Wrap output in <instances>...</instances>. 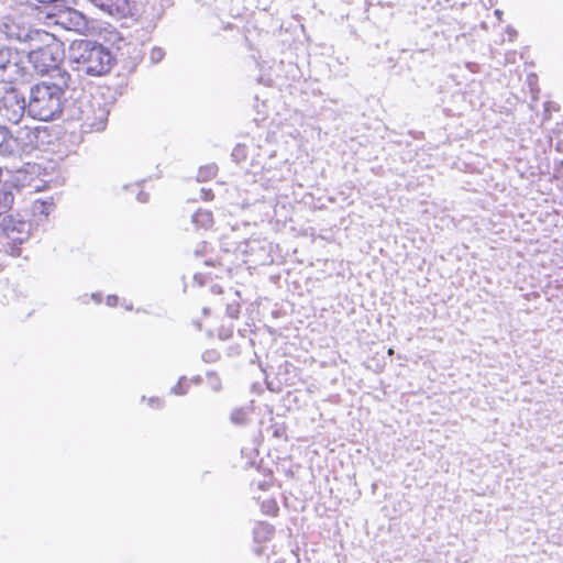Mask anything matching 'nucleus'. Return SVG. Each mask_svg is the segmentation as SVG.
<instances>
[{
  "instance_id": "14",
  "label": "nucleus",
  "mask_w": 563,
  "mask_h": 563,
  "mask_svg": "<svg viewBox=\"0 0 563 563\" xmlns=\"http://www.w3.org/2000/svg\"><path fill=\"white\" fill-rule=\"evenodd\" d=\"M274 532V529L272 526L267 523H258L256 528L254 529L255 538L258 539L261 537L263 538H269Z\"/></svg>"
},
{
  "instance_id": "5",
  "label": "nucleus",
  "mask_w": 563,
  "mask_h": 563,
  "mask_svg": "<svg viewBox=\"0 0 563 563\" xmlns=\"http://www.w3.org/2000/svg\"><path fill=\"white\" fill-rule=\"evenodd\" d=\"M109 108L101 98L87 96L78 101V120L82 133L102 132L108 124Z\"/></svg>"
},
{
  "instance_id": "1",
  "label": "nucleus",
  "mask_w": 563,
  "mask_h": 563,
  "mask_svg": "<svg viewBox=\"0 0 563 563\" xmlns=\"http://www.w3.org/2000/svg\"><path fill=\"white\" fill-rule=\"evenodd\" d=\"M73 84L68 71H58L52 80L34 85L30 89L27 113L40 121H52L63 110L65 91Z\"/></svg>"
},
{
  "instance_id": "4",
  "label": "nucleus",
  "mask_w": 563,
  "mask_h": 563,
  "mask_svg": "<svg viewBox=\"0 0 563 563\" xmlns=\"http://www.w3.org/2000/svg\"><path fill=\"white\" fill-rule=\"evenodd\" d=\"M31 234V223L19 214L0 212V245L3 252L12 256L21 254L20 245Z\"/></svg>"
},
{
  "instance_id": "18",
  "label": "nucleus",
  "mask_w": 563,
  "mask_h": 563,
  "mask_svg": "<svg viewBox=\"0 0 563 563\" xmlns=\"http://www.w3.org/2000/svg\"><path fill=\"white\" fill-rule=\"evenodd\" d=\"M186 382L185 377H181L176 386L172 388V393L175 395H185L187 390L184 388V383Z\"/></svg>"
},
{
  "instance_id": "16",
  "label": "nucleus",
  "mask_w": 563,
  "mask_h": 563,
  "mask_svg": "<svg viewBox=\"0 0 563 563\" xmlns=\"http://www.w3.org/2000/svg\"><path fill=\"white\" fill-rule=\"evenodd\" d=\"M231 421L238 426L244 424L246 421L245 410L242 408L233 410V412L231 413Z\"/></svg>"
},
{
  "instance_id": "6",
  "label": "nucleus",
  "mask_w": 563,
  "mask_h": 563,
  "mask_svg": "<svg viewBox=\"0 0 563 563\" xmlns=\"http://www.w3.org/2000/svg\"><path fill=\"white\" fill-rule=\"evenodd\" d=\"M25 75L23 55L11 48L0 49V82L13 84L22 80Z\"/></svg>"
},
{
  "instance_id": "21",
  "label": "nucleus",
  "mask_w": 563,
  "mask_h": 563,
  "mask_svg": "<svg viewBox=\"0 0 563 563\" xmlns=\"http://www.w3.org/2000/svg\"><path fill=\"white\" fill-rule=\"evenodd\" d=\"M117 301H118V297L117 296H108L107 298V305L108 306H115L117 305Z\"/></svg>"
},
{
  "instance_id": "3",
  "label": "nucleus",
  "mask_w": 563,
  "mask_h": 563,
  "mask_svg": "<svg viewBox=\"0 0 563 563\" xmlns=\"http://www.w3.org/2000/svg\"><path fill=\"white\" fill-rule=\"evenodd\" d=\"M35 35L40 37L43 45L32 48L27 59L37 74H48V80H52L58 71H66L59 67L64 55L62 43L47 32H36Z\"/></svg>"
},
{
  "instance_id": "10",
  "label": "nucleus",
  "mask_w": 563,
  "mask_h": 563,
  "mask_svg": "<svg viewBox=\"0 0 563 563\" xmlns=\"http://www.w3.org/2000/svg\"><path fill=\"white\" fill-rule=\"evenodd\" d=\"M134 5L133 0H108L106 7H102L101 10L110 15L124 18L132 14Z\"/></svg>"
},
{
  "instance_id": "22",
  "label": "nucleus",
  "mask_w": 563,
  "mask_h": 563,
  "mask_svg": "<svg viewBox=\"0 0 563 563\" xmlns=\"http://www.w3.org/2000/svg\"><path fill=\"white\" fill-rule=\"evenodd\" d=\"M137 199L141 201V202H145L147 200V195L146 194H143L141 192L137 197Z\"/></svg>"
},
{
  "instance_id": "2",
  "label": "nucleus",
  "mask_w": 563,
  "mask_h": 563,
  "mask_svg": "<svg viewBox=\"0 0 563 563\" xmlns=\"http://www.w3.org/2000/svg\"><path fill=\"white\" fill-rule=\"evenodd\" d=\"M68 59L78 71L88 76H102L113 65L111 52L102 44L90 40L73 41L68 49Z\"/></svg>"
},
{
  "instance_id": "7",
  "label": "nucleus",
  "mask_w": 563,
  "mask_h": 563,
  "mask_svg": "<svg viewBox=\"0 0 563 563\" xmlns=\"http://www.w3.org/2000/svg\"><path fill=\"white\" fill-rule=\"evenodd\" d=\"M41 134L44 131L40 128L20 126L13 135L14 155L30 153L38 146Z\"/></svg>"
},
{
  "instance_id": "27",
  "label": "nucleus",
  "mask_w": 563,
  "mask_h": 563,
  "mask_svg": "<svg viewBox=\"0 0 563 563\" xmlns=\"http://www.w3.org/2000/svg\"><path fill=\"white\" fill-rule=\"evenodd\" d=\"M394 353V350L393 349H389L388 350V354L391 355Z\"/></svg>"
},
{
  "instance_id": "26",
  "label": "nucleus",
  "mask_w": 563,
  "mask_h": 563,
  "mask_svg": "<svg viewBox=\"0 0 563 563\" xmlns=\"http://www.w3.org/2000/svg\"><path fill=\"white\" fill-rule=\"evenodd\" d=\"M510 36L515 35L516 32L514 30L509 31Z\"/></svg>"
},
{
  "instance_id": "20",
  "label": "nucleus",
  "mask_w": 563,
  "mask_h": 563,
  "mask_svg": "<svg viewBox=\"0 0 563 563\" xmlns=\"http://www.w3.org/2000/svg\"><path fill=\"white\" fill-rule=\"evenodd\" d=\"M91 3H93L99 9H102V7H106V3L108 0H89Z\"/></svg>"
},
{
  "instance_id": "24",
  "label": "nucleus",
  "mask_w": 563,
  "mask_h": 563,
  "mask_svg": "<svg viewBox=\"0 0 563 563\" xmlns=\"http://www.w3.org/2000/svg\"><path fill=\"white\" fill-rule=\"evenodd\" d=\"M148 404H150L151 406H153L154 404L159 405V399L151 398V399H148Z\"/></svg>"
},
{
  "instance_id": "23",
  "label": "nucleus",
  "mask_w": 563,
  "mask_h": 563,
  "mask_svg": "<svg viewBox=\"0 0 563 563\" xmlns=\"http://www.w3.org/2000/svg\"><path fill=\"white\" fill-rule=\"evenodd\" d=\"M211 387L214 389V390H219L220 389V384L218 382V379L216 378L214 383H211Z\"/></svg>"
},
{
  "instance_id": "11",
  "label": "nucleus",
  "mask_w": 563,
  "mask_h": 563,
  "mask_svg": "<svg viewBox=\"0 0 563 563\" xmlns=\"http://www.w3.org/2000/svg\"><path fill=\"white\" fill-rule=\"evenodd\" d=\"M14 146L13 135L5 126L0 125V155L14 156Z\"/></svg>"
},
{
  "instance_id": "12",
  "label": "nucleus",
  "mask_w": 563,
  "mask_h": 563,
  "mask_svg": "<svg viewBox=\"0 0 563 563\" xmlns=\"http://www.w3.org/2000/svg\"><path fill=\"white\" fill-rule=\"evenodd\" d=\"M192 222L200 228H209L212 225V213L208 210H198L192 214Z\"/></svg>"
},
{
  "instance_id": "9",
  "label": "nucleus",
  "mask_w": 563,
  "mask_h": 563,
  "mask_svg": "<svg viewBox=\"0 0 563 563\" xmlns=\"http://www.w3.org/2000/svg\"><path fill=\"white\" fill-rule=\"evenodd\" d=\"M55 23L65 30L78 33H82L88 29L85 15L75 9H66L60 12L56 18Z\"/></svg>"
},
{
  "instance_id": "13",
  "label": "nucleus",
  "mask_w": 563,
  "mask_h": 563,
  "mask_svg": "<svg viewBox=\"0 0 563 563\" xmlns=\"http://www.w3.org/2000/svg\"><path fill=\"white\" fill-rule=\"evenodd\" d=\"M53 202L47 201H35L33 205V212L35 214H41L47 217L53 210Z\"/></svg>"
},
{
  "instance_id": "19",
  "label": "nucleus",
  "mask_w": 563,
  "mask_h": 563,
  "mask_svg": "<svg viewBox=\"0 0 563 563\" xmlns=\"http://www.w3.org/2000/svg\"><path fill=\"white\" fill-rule=\"evenodd\" d=\"M228 313L230 317L232 318H238V314H239V308L238 306H229L228 307Z\"/></svg>"
},
{
  "instance_id": "8",
  "label": "nucleus",
  "mask_w": 563,
  "mask_h": 563,
  "mask_svg": "<svg viewBox=\"0 0 563 563\" xmlns=\"http://www.w3.org/2000/svg\"><path fill=\"white\" fill-rule=\"evenodd\" d=\"M2 104L3 117L15 124L20 122L24 112L27 111V103L14 89H10L2 97Z\"/></svg>"
},
{
  "instance_id": "25",
  "label": "nucleus",
  "mask_w": 563,
  "mask_h": 563,
  "mask_svg": "<svg viewBox=\"0 0 563 563\" xmlns=\"http://www.w3.org/2000/svg\"><path fill=\"white\" fill-rule=\"evenodd\" d=\"M495 14L499 18V16H500V14H501V11L496 10V11H495Z\"/></svg>"
},
{
  "instance_id": "15",
  "label": "nucleus",
  "mask_w": 563,
  "mask_h": 563,
  "mask_svg": "<svg viewBox=\"0 0 563 563\" xmlns=\"http://www.w3.org/2000/svg\"><path fill=\"white\" fill-rule=\"evenodd\" d=\"M216 174H217V167L214 165H210V166L200 168L197 178L199 181L208 180V179L214 177Z\"/></svg>"
},
{
  "instance_id": "17",
  "label": "nucleus",
  "mask_w": 563,
  "mask_h": 563,
  "mask_svg": "<svg viewBox=\"0 0 563 563\" xmlns=\"http://www.w3.org/2000/svg\"><path fill=\"white\" fill-rule=\"evenodd\" d=\"M165 56V52L161 47H153L150 53V59L153 64L159 63Z\"/></svg>"
}]
</instances>
